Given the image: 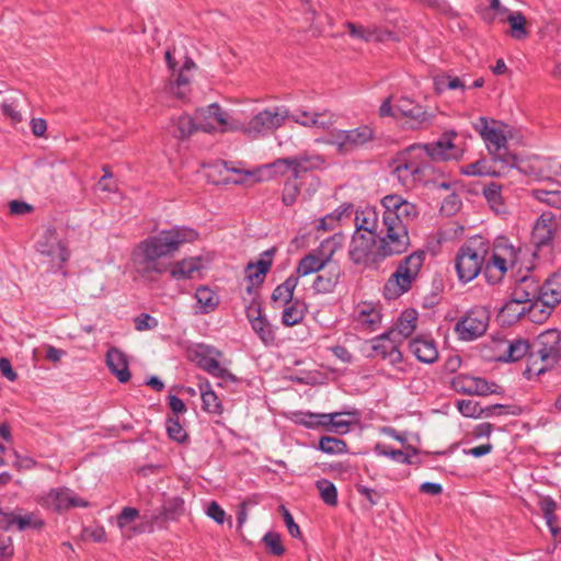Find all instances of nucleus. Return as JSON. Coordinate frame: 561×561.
Wrapping results in <instances>:
<instances>
[{
  "label": "nucleus",
  "instance_id": "obj_33",
  "mask_svg": "<svg viewBox=\"0 0 561 561\" xmlns=\"http://www.w3.org/2000/svg\"><path fill=\"white\" fill-rule=\"evenodd\" d=\"M373 138L374 131L366 125L346 130V153L358 149Z\"/></svg>",
  "mask_w": 561,
  "mask_h": 561
},
{
  "label": "nucleus",
  "instance_id": "obj_64",
  "mask_svg": "<svg viewBox=\"0 0 561 561\" xmlns=\"http://www.w3.org/2000/svg\"><path fill=\"white\" fill-rule=\"evenodd\" d=\"M273 254H274L273 249L266 250L265 252H263L262 257L257 262H255V263L250 262L247 265V271L261 270L264 272H268L273 264V260H272Z\"/></svg>",
  "mask_w": 561,
  "mask_h": 561
},
{
  "label": "nucleus",
  "instance_id": "obj_57",
  "mask_svg": "<svg viewBox=\"0 0 561 561\" xmlns=\"http://www.w3.org/2000/svg\"><path fill=\"white\" fill-rule=\"evenodd\" d=\"M297 158L299 159L306 172L324 169L327 164L325 159L320 154L310 156L305 153L297 156Z\"/></svg>",
  "mask_w": 561,
  "mask_h": 561
},
{
  "label": "nucleus",
  "instance_id": "obj_54",
  "mask_svg": "<svg viewBox=\"0 0 561 561\" xmlns=\"http://www.w3.org/2000/svg\"><path fill=\"white\" fill-rule=\"evenodd\" d=\"M167 433L171 439L178 443H184L187 439V434L178 417L167 420Z\"/></svg>",
  "mask_w": 561,
  "mask_h": 561
},
{
  "label": "nucleus",
  "instance_id": "obj_13",
  "mask_svg": "<svg viewBox=\"0 0 561 561\" xmlns=\"http://www.w3.org/2000/svg\"><path fill=\"white\" fill-rule=\"evenodd\" d=\"M396 110L399 113V118H403L410 129L426 127L434 117L433 113L427 112L423 105L408 96H400L396 100Z\"/></svg>",
  "mask_w": 561,
  "mask_h": 561
},
{
  "label": "nucleus",
  "instance_id": "obj_30",
  "mask_svg": "<svg viewBox=\"0 0 561 561\" xmlns=\"http://www.w3.org/2000/svg\"><path fill=\"white\" fill-rule=\"evenodd\" d=\"M355 319L362 327L375 330L381 321V316L375 306L363 302L356 308Z\"/></svg>",
  "mask_w": 561,
  "mask_h": 561
},
{
  "label": "nucleus",
  "instance_id": "obj_49",
  "mask_svg": "<svg viewBox=\"0 0 561 561\" xmlns=\"http://www.w3.org/2000/svg\"><path fill=\"white\" fill-rule=\"evenodd\" d=\"M533 196L550 207L561 210V191L533 190Z\"/></svg>",
  "mask_w": 561,
  "mask_h": 561
},
{
  "label": "nucleus",
  "instance_id": "obj_14",
  "mask_svg": "<svg viewBox=\"0 0 561 561\" xmlns=\"http://www.w3.org/2000/svg\"><path fill=\"white\" fill-rule=\"evenodd\" d=\"M196 119L202 123H211L216 127L215 131H228L239 129V123L230 121L229 114L225 112L217 103H213L205 108L197 110Z\"/></svg>",
  "mask_w": 561,
  "mask_h": 561
},
{
  "label": "nucleus",
  "instance_id": "obj_51",
  "mask_svg": "<svg viewBox=\"0 0 561 561\" xmlns=\"http://www.w3.org/2000/svg\"><path fill=\"white\" fill-rule=\"evenodd\" d=\"M501 313L510 321H516L522 316H526V305H523L511 298L501 309Z\"/></svg>",
  "mask_w": 561,
  "mask_h": 561
},
{
  "label": "nucleus",
  "instance_id": "obj_63",
  "mask_svg": "<svg viewBox=\"0 0 561 561\" xmlns=\"http://www.w3.org/2000/svg\"><path fill=\"white\" fill-rule=\"evenodd\" d=\"M134 324L137 331H146L156 329L159 322L154 317L148 313H140L134 318Z\"/></svg>",
  "mask_w": 561,
  "mask_h": 561
},
{
  "label": "nucleus",
  "instance_id": "obj_39",
  "mask_svg": "<svg viewBox=\"0 0 561 561\" xmlns=\"http://www.w3.org/2000/svg\"><path fill=\"white\" fill-rule=\"evenodd\" d=\"M195 298L199 312L203 314L214 311L219 304L217 294L206 286H201L196 289Z\"/></svg>",
  "mask_w": 561,
  "mask_h": 561
},
{
  "label": "nucleus",
  "instance_id": "obj_47",
  "mask_svg": "<svg viewBox=\"0 0 561 561\" xmlns=\"http://www.w3.org/2000/svg\"><path fill=\"white\" fill-rule=\"evenodd\" d=\"M319 449L329 455H339L347 451V445L340 438L323 436L319 440Z\"/></svg>",
  "mask_w": 561,
  "mask_h": 561
},
{
  "label": "nucleus",
  "instance_id": "obj_55",
  "mask_svg": "<svg viewBox=\"0 0 561 561\" xmlns=\"http://www.w3.org/2000/svg\"><path fill=\"white\" fill-rule=\"evenodd\" d=\"M183 511L184 501L179 496L169 499L163 504V515L167 519L176 518L179 515L183 513Z\"/></svg>",
  "mask_w": 561,
  "mask_h": 561
},
{
  "label": "nucleus",
  "instance_id": "obj_36",
  "mask_svg": "<svg viewBox=\"0 0 561 561\" xmlns=\"http://www.w3.org/2000/svg\"><path fill=\"white\" fill-rule=\"evenodd\" d=\"M198 366L214 377L220 378L225 381H237L236 376L222 367L216 358L203 355L198 359Z\"/></svg>",
  "mask_w": 561,
  "mask_h": 561
},
{
  "label": "nucleus",
  "instance_id": "obj_7",
  "mask_svg": "<svg viewBox=\"0 0 561 561\" xmlns=\"http://www.w3.org/2000/svg\"><path fill=\"white\" fill-rule=\"evenodd\" d=\"M288 118L289 111L287 107L272 106L259 112L247 125L239 123L238 130L256 138L278 129Z\"/></svg>",
  "mask_w": 561,
  "mask_h": 561
},
{
  "label": "nucleus",
  "instance_id": "obj_43",
  "mask_svg": "<svg viewBox=\"0 0 561 561\" xmlns=\"http://www.w3.org/2000/svg\"><path fill=\"white\" fill-rule=\"evenodd\" d=\"M507 22L510 24V35L515 39H524L528 36V31L526 28V18L520 12H512L507 16Z\"/></svg>",
  "mask_w": 561,
  "mask_h": 561
},
{
  "label": "nucleus",
  "instance_id": "obj_45",
  "mask_svg": "<svg viewBox=\"0 0 561 561\" xmlns=\"http://www.w3.org/2000/svg\"><path fill=\"white\" fill-rule=\"evenodd\" d=\"M296 123L304 127L330 129L335 123V116L329 112L313 113L310 121H299L297 118Z\"/></svg>",
  "mask_w": 561,
  "mask_h": 561
},
{
  "label": "nucleus",
  "instance_id": "obj_2",
  "mask_svg": "<svg viewBox=\"0 0 561 561\" xmlns=\"http://www.w3.org/2000/svg\"><path fill=\"white\" fill-rule=\"evenodd\" d=\"M197 238L193 229L176 227L162 230L141 240L131 252V263L138 275H162L171 267V261L180 247Z\"/></svg>",
  "mask_w": 561,
  "mask_h": 561
},
{
  "label": "nucleus",
  "instance_id": "obj_35",
  "mask_svg": "<svg viewBox=\"0 0 561 561\" xmlns=\"http://www.w3.org/2000/svg\"><path fill=\"white\" fill-rule=\"evenodd\" d=\"M199 392L202 396V408L204 411L213 414H222L224 408L221 401L218 396L211 389L210 383L208 381L199 383Z\"/></svg>",
  "mask_w": 561,
  "mask_h": 561
},
{
  "label": "nucleus",
  "instance_id": "obj_42",
  "mask_svg": "<svg viewBox=\"0 0 561 561\" xmlns=\"http://www.w3.org/2000/svg\"><path fill=\"white\" fill-rule=\"evenodd\" d=\"M483 195L491 209L496 214L505 213V205L502 197V186L497 183H491L483 188Z\"/></svg>",
  "mask_w": 561,
  "mask_h": 561
},
{
  "label": "nucleus",
  "instance_id": "obj_17",
  "mask_svg": "<svg viewBox=\"0 0 561 561\" xmlns=\"http://www.w3.org/2000/svg\"><path fill=\"white\" fill-rule=\"evenodd\" d=\"M454 389L457 392L469 396H486L496 392V383L489 382L480 377L459 376L453 381Z\"/></svg>",
  "mask_w": 561,
  "mask_h": 561
},
{
  "label": "nucleus",
  "instance_id": "obj_53",
  "mask_svg": "<svg viewBox=\"0 0 561 561\" xmlns=\"http://www.w3.org/2000/svg\"><path fill=\"white\" fill-rule=\"evenodd\" d=\"M263 542L268 551L274 556H283L285 548L282 543V537L276 531H268L263 537Z\"/></svg>",
  "mask_w": 561,
  "mask_h": 561
},
{
  "label": "nucleus",
  "instance_id": "obj_11",
  "mask_svg": "<svg viewBox=\"0 0 561 561\" xmlns=\"http://www.w3.org/2000/svg\"><path fill=\"white\" fill-rule=\"evenodd\" d=\"M489 320V311L484 308L476 307L457 321L455 331L460 340L473 341L485 333Z\"/></svg>",
  "mask_w": 561,
  "mask_h": 561
},
{
  "label": "nucleus",
  "instance_id": "obj_26",
  "mask_svg": "<svg viewBox=\"0 0 561 561\" xmlns=\"http://www.w3.org/2000/svg\"><path fill=\"white\" fill-rule=\"evenodd\" d=\"M176 137L186 138L196 130H203L205 133H214L216 127L209 123H202L196 119V115L191 117L188 115H181L175 122Z\"/></svg>",
  "mask_w": 561,
  "mask_h": 561
},
{
  "label": "nucleus",
  "instance_id": "obj_58",
  "mask_svg": "<svg viewBox=\"0 0 561 561\" xmlns=\"http://www.w3.org/2000/svg\"><path fill=\"white\" fill-rule=\"evenodd\" d=\"M344 26L347 28V32L351 37L369 43L370 24L362 25L347 21L345 22Z\"/></svg>",
  "mask_w": 561,
  "mask_h": 561
},
{
  "label": "nucleus",
  "instance_id": "obj_25",
  "mask_svg": "<svg viewBox=\"0 0 561 561\" xmlns=\"http://www.w3.org/2000/svg\"><path fill=\"white\" fill-rule=\"evenodd\" d=\"M553 215L550 213H543L536 221L533 232L531 240L537 247H543L550 243L553 238Z\"/></svg>",
  "mask_w": 561,
  "mask_h": 561
},
{
  "label": "nucleus",
  "instance_id": "obj_20",
  "mask_svg": "<svg viewBox=\"0 0 561 561\" xmlns=\"http://www.w3.org/2000/svg\"><path fill=\"white\" fill-rule=\"evenodd\" d=\"M490 257L488 256L485 259L484 276L489 284L494 285L500 283L504 278L506 272L515 265L511 264L493 251H490Z\"/></svg>",
  "mask_w": 561,
  "mask_h": 561
},
{
  "label": "nucleus",
  "instance_id": "obj_41",
  "mask_svg": "<svg viewBox=\"0 0 561 561\" xmlns=\"http://www.w3.org/2000/svg\"><path fill=\"white\" fill-rule=\"evenodd\" d=\"M340 279V268H330L325 274L318 275L313 282V289L317 293H331Z\"/></svg>",
  "mask_w": 561,
  "mask_h": 561
},
{
  "label": "nucleus",
  "instance_id": "obj_31",
  "mask_svg": "<svg viewBox=\"0 0 561 561\" xmlns=\"http://www.w3.org/2000/svg\"><path fill=\"white\" fill-rule=\"evenodd\" d=\"M268 168L273 169L275 173L279 175H285L287 171L291 172V178L298 182V179L306 173V170L301 165L299 159L296 157L282 158L275 160L273 163L268 165Z\"/></svg>",
  "mask_w": 561,
  "mask_h": 561
},
{
  "label": "nucleus",
  "instance_id": "obj_16",
  "mask_svg": "<svg viewBox=\"0 0 561 561\" xmlns=\"http://www.w3.org/2000/svg\"><path fill=\"white\" fill-rule=\"evenodd\" d=\"M400 339L390 334V331L373 340V351L377 356L388 359L390 364L396 365L402 362V354L399 350Z\"/></svg>",
  "mask_w": 561,
  "mask_h": 561
},
{
  "label": "nucleus",
  "instance_id": "obj_12",
  "mask_svg": "<svg viewBox=\"0 0 561 561\" xmlns=\"http://www.w3.org/2000/svg\"><path fill=\"white\" fill-rule=\"evenodd\" d=\"M38 504L44 508L53 512H64L72 507H88L89 502L78 496L72 490L59 486L49 490L47 493L41 495L37 500Z\"/></svg>",
  "mask_w": 561,
  "mask_h": 561
},
{
  "label": "nucleus",
  "instance_id": "obj_61",
  "mask_svg": "<svg viewBox=\"0 0 561 561\" xmlns=\"http://www.w3.org/2000/svg\"><path fill=\"white\" fill-rule=\"evenodd\" d=\"M139 517V511L134 507H124L117 516V526L121 530H125Z\"/></svg>",
  "mask_w": 561,
  "mask_h": 561
},
{
  "label": "nucleus",
  "instance_id": "obj_9",
  "mask_svg": "<svg viewBox=\"0 0 561 561\" xmlns=\"http://www.w3.org/2000/svg\"><path fill=\"white\" fill-rule=\"evenodd\" d=\"M341 247V237L339 234L325 239L321 242L317 252L308 253L300 259L295 276L299 278L323 270L330 263L335 251Z\"/></svg>",
  "mask_w": 561,
  "mask_h": 561
},
{
  "label": "nucleus",
  "instance_id": "obj_40",
  "mask_svg": "<svg viewBox=\"0 0 561 561\" xmlns=\"http://www.w3.org/2000/svg\"><path fill=\"white\" fill-rule=\"evenodd\" d=\"M491 251L501 255V257L516 265L518 262L519 249L516 248L506 237L496 238Z\"/></svg>",
  "mask_w": 561,
  "mask_h": 561
},
{
  "label": "nucleus",
  "instance_id": "obj_52",
  "mask_svg": "<svg viewBox=\"0 0 561 561\" xmlns=\"http://www.w3.org/2000/svg\"><path fill=\"white\" fill-rule=\"evenodd\" d=\"M459 412L466 417H479L485 413V409L481 408L477 401L463 399L457 402Z\"/></svg>",
  "mask_w": 561,
  "mask_h": 561
},
{
  "label": "nucleus",
  "instance_id": "obj_29",
  "mask_svg": "<svg viewBox=\"0 0 561 561\" xmlns=\"http://www.w3.org/2000/svg\"><path fill=\"white\" fill-rule=\"evenodd\" d=\"M202 267L199 257H188L176 263L171 262V267L168 272L174 279L192 278L193 274Z\"/></svg>",
  "mask_w": 561,
  "mask_h": 561
},
{
  "label": "nucleus",
  "instance_id": "obj_21",
  "mask_svg": "<svg viewBox=\"0 0 561 561\" xmlns=\"http://www.w3.org/2000/svg\"><path fill=\"white\" fill-rule=\"evenodd\" d=\"M540 285L530 276L520 278L514 286L511 298L523 305H527L539 297Z\"/></svg>",
  "mask_w": 561,
  "mask_h": 561
},
{
  "label": "nucleus",
  "instance_id": "obj_56",
  "mask_svg": "<svg viewBox=\"0 0 561 561\" xmlns=\"http://www.w3.org/2000/svg\"><path fill=\"white\" fill-rule=\"evenodd\" d=\"M304 320V311L295 304L287 306L282 316V322L286 327H293Z\"/></svg>",
  "mask_w": 561,
  "mask_h": 561
},
{
  "label": "nucleus",
  "instance_id": "obj_6",
  "mask_svg": "<svg viewBox=\"0 0 561 561\" xmlns=\"http://www.w3.org/2000/svg\"><path fill=\"white\" fill-rule=\"evenodd\" d=\"M505 127L506 125L502 122L485 116L479 117L478 122L473 124V128L483 139L493 159L503 162L506 167H515L517 158L507 151Z\"/></svg>",
  "mask_w": 561,
  "mask_h": 561
},
{
  "label": "nucleus",
  "instance_id": "obj_22",
  "mask_svg": "<svg viewBox=\"0 0 561 561\" xmlns=\"http://www.w3.org/2000/svg\"><path fill=\"white\" fill-rule=\"evenodd\" d=\"M106 365L119 382H127L130 379L128 360L126 355L116 347H111L106 353Z\"/></svg>",
  "mask_w": 561,
  "mask_h": 561
},
{
  "label": "nucleus",
  "instance_id": "obj_38",
  "mask_svg": "<svg viewBox=\"0 0 561 561\" xmlns=\"http://www.w3.org/2000/svg\"><path fill=\"white\" fill-rule=\"evenodd\" d=\"M554 310L553 307H547L541 297L536 298L526 305V316L534 323H543Z\"/></svg>",
  "mask_w": 561,
  "mask_h": 561
},
{
  "label": "nucleus",
  "instance_id": "obj_4",
  "mask_svg": "<svg viewBox=\"0 0 561 561\" xmlns=\"http://www.w3.org/2000/svg\"><path fill=\"white\" fill-rule=\"evenodd\" d=\"M491 244L481 236L468 239L459 249L455 257V267L458 278L462 283L473 280L484 268L485 259L490 255Z\"/></svg>",
  "mask_w": 561,
  "mask_h": 561
},
{
  "label": "nucleus",
  "instance_id": "obj_24",
  "mask_svg": "<svg viewBox=\"0 0 561 561\" xmlns=\"http://www.w3.org/2000/svg\"><path fill=\"white\" fill-rule=\"evenodd\" d=\"M501 346H504V354L499 356L503 362H516L526 355L531 359L533 343L524 339H515L513 341H501Z\"/></svg>",
  "mask_w": 561,
  "mask_h": 561
},
{
  "label": "nucleus",
  "instance_id": "obj_3",
  "mask_svg": "<svg viewBox=\"0 0 561 561\" xmlns=\"http://www.w3.org/2000/svg\"><path fill=\"white\" fill-rule=\"evenodd\" d=\"M383 208L381 228L377 234L379 256L383 259L405 253L410 245L409 226L419 217L415 204L401 195L388 194L380 201Z\"/></svg>",
  "mask_w": 561,
  "mask_h": 561
},
{
  "label": "nucleus",
  "instance_id": "obj_32",
  "mask_svg": "<svg viewBox=\"0 0 561 561\" xmlns=\"http://www.w3.org/2000/svg\"><path fill=\"white\" fill-rule=\"evenodd\" d=\"M0 515H2L7 522V528L15 525L18 529L22 531L27 528L39 529L44 526L43 519L33 513L24 516L15 515L14 513H1Z\"/></svg>",
  "mask_w": 561,
  "mask_h": 561
},
{
  "label": "nucleus",
  "instance_id": "obj_46",
  "mask_svg": "<svg viewBox=\"0 0 561 561\" xmlns=\"http://www.w3.org/2000/svg\"><path fill=\"white\" fill-rule=\"evenodd\" d=\"M316 488L319 491L321 500L329 506L337 505V490L334 483L327 479H321L316 482Z\"/></svg>",
  "mask_w": 561,
  "mask_h": 561
},
{
  "label": "nucleus",
  "instance_id": "obj_60",
  "mask_svg": "<svg viewBox=\"0 0 561 561\" xmlns=\"http://www.w3.org/2000/svg\"><path fill=\"white\" fill-rule=\"evenodd\" d=\"M538 505L543 514L547 524H551L556 522L554 512L557 510L556 501L550 496H541L539 499Z\"/></svg>",
  "mask_w": 561,
  "mask_h": 561
},
{
  "label": "nucleus",
  "instance_id": "obj_48",
  "mask_svg": "<svg viewBox=\"0 0 561 561\" xmlns=\"http://www.w3.org/2000/svg\"><path fill=\"white\" fill-rule=\"evenodd\" d=\"M317 142L334 146L339 153L346 154V130L334 129L328 137L317 139Z\"/></svg>",
  "mask_w": 561,
  "mask_h": 561
},
{
  "label": "nucleus",
  "instance_id": "obj_27",
  "mask_svg": "<svg viewBox=\"0 0 561 561\" xmlns=\"http://www.w3.org/2000/svg\"><path fill=\"white\" fill-rule=\"evenodd\" d=\"M547 307L556 308L561 302V272L553 273L540 285V294Z\"/></svg>",
  "mask_w": 561,
  "mask_h": 561
},
{
  "label": "nucleus",
  "instance_id": "obj_19",
  "mask_svg": "<svg viewBox=\"0 0 561 561\" xmlns=\"http://www.w3.org/2000/svg\"><path fill=\"white\" fill-rule=\"evenodd\" d=\"M355 231L377 236L379 232V214L375 207L366 206L355 211Z\"/></svg>",
  "mask_w": 561,
  "mask_h": 561
},
{
  "label": "nucleus",
  "instance_id": "obj_50",
  "mask_svg": "<svg viewBox=\"0 0 561 561\" xmlns=\"http://www.w3.org/2000/svg\"><path fill=\"white\" fill-rule=\"evenodd\" d=\"M300 193V184L295 179H287L284 183L282 193V203L285 206H291L296 203Z\"/></svg>",
  "mask_w": 561,
  "mask_h": 561
},
{
  "label": "nucleus",
  "instance_id": "obj_10",
  "mask_svg": "<svg viewBox=\"0 0 561 561\" xmlns=\"http://www.w3.org/2000/svg\"><path fill=\"white\" fill-rule=\"evenodd\" d=\"M350 260L356 265L369 266L383 261L379 256V243L377 236L354 231L348 247Z\"/></svg>",
  "mask_w": 561,
  "mask_h": 561
},
{
  "label": "nucleus",
  "instance_id": "obj_59",
  "mask_svg": "<svg viewBox=\"0 0 561 561\" xmlns=\"http://www.w3.org/2000/svg\"><path fill=\"white\" fill-rule=\"evenodd\" d=\"M334 415H325L319 413H301L298 423L307 427L323 426V422H330Z\"/></svg>",
  "mask_w": 561,
  "mask_h": 561
},
{
  "label": "nucleus",
  "instance_id": "obj_8",
  "mask_svg": "<svg viewBox=\"0 0 561 561\" xmlns=\"http://www.w3.org/2000/svg\"><path fill=\"white\" fill-rule=\"evenodd\" d=\"M531 343V360L535 363L536 358H539L542 363L538 373L553 366L561 358V332L559 330H546Z\"/></svg>",
  "mask_w": 561,
  "mask_h": 561
},
{
  "label": "nucleus",
  "instance_id": "obj_28",
  "mask_svg": "<svg viewBox=\"0 0 561 561\" xmlns=\"http://www.w3.org/2000/svg\"><path fill=\"white\" fill-rule=\"evenodd\" d=\"M417 312L414 309L403 311L397 321L396 328H392L390 334L400 339V342L413 334L416 329Z\"/></svg>",
  "mask_w": 561,
  "mask_h": 561
},
{
  "label": "nucleus",
  "instance_id": "obj_37",
  "mask_svg": "<svg viewBox=\"0 0 561 561\" xmlns=\"http://www.w3.org/2000/svg\"><path fill=\"white\" fill-rule=\"evenodd\" d=\"M298 285V276L290 275L280 285H278L272 293V300L288 305L293 300L294 290Z\"/></svg>",
  "mask_w": 561,
  "mask_h": 561
},
{
  "label": "nucleus",
  "instance_id": "obj_23",
  "mask_svg": "<svg viewBox=\"0 0 561 561\" xmlns=\"http://www.w3.org/2000/svg\"><path fill=\"white\" fill-rule=\"evenodd\" d=\"M410 351L415 357L425 364H432L438 358L436 343L431 337L417 336L410 343Z\"/></svg>",
  "mask_w": 561,
  "mask_h": 561
},
{
  "label": "nucleus",
  "instance_id": "obj_34",
  "mask_svg": "<svg viewBox=\"0 0 561 561\" xmlns=\"http://www.w3.org/2000/svg\"><path fill=\"white\" fill-rule=\"evenodd\" d=\"M194 66L192 61H186L178 73L174 81H171L168 85L169 92L174 94L179 99H184L190 91L191 77L188 71Z\"/></svg>",
  "mask_w": 561,
  "mask_h": 561
},
{
  "label": "nucleus",
  "instance_id": "obj_1",
  "mask_svg": "<svg viewBox=\"0 0 561 561\" xmlns=\"http://www.w3.org/2000/svg\"><path fill=\"white\" fill-rule=\"evenodd\" d=\"M457 133H445L437 141L431 144H414L398 159L393 174L408 188L417 183L424 185L433 181L436 170L434 161L459 160L463 150L454 144Z\"/></svg>",
  "mask_w": 561,
  "mask_h": 561
},
{
  "label": "nucleus",
  "instance_id": "obj_5",
  "mask_svg": "<svg viewBox=\"0 0 561 561\" xmlns=\"http://www.w3.org/2000/svg\"><path fill=\"white\" fill-rule=\"evenodd\" d=\"M426 255L425 250H416L398 263L396 271L383 287L385 296L388 299L399 298L412 288L421 275Z\"/></svg>",
  "mask_w": 561,
  "mask_h": 561
},
{
  "label": "nucleus",
  "instance_id": "obj_62",
  "mask_svg": "<svg viewBox=\"0 0 561 561\" xmlns=\"http://www.w3.org/2000/svg\"><path fill=\"white\" fill-rule=\"evenodd\" d=\"M343 413L335 412V413H328L327 415H334L330 422L324 421L323 426L328 427L329 431L335 432V433H347L350 427V422L340 420V416Z\"/></svg>",
  "mask_w": 561,
  "mask_h": 561
},
{
  "label": "nucleus",
  "instance_id": "obj_15",
  "mask_svg": "<svg viewBox=\"0 0 561 561\" xmlns=\"http://www.w3.org/2000/svg\"><path fill=\"white\" fill-rule=\"evenodd\" d=\"M37 251L61 263L69 257V252L65 243L58 238L55 229H46L36 244Z\"/></svg>",
  "mask_w": 561,
  "mask_h": 561
},
{
  "label": "nucleus",
  "instance_id": "obj_44",
  "mask_svg": "<svg viewBox=\"0 0 561 561\" xmlns=\"http://www.w3.org/2000/svg\"><path fill=\"white\" fill-rule=\"evenodd\" d=\"M370 36L369 42L375 43H385V42H400L402 38V35L393 30L377 25V24H370Z\"/></svg>",
  "mask_w": 561,
  "mask_h": 561
},
{
  "label": "nucleus",
  "instance_id": "obj_18",
  "mask_svg": "<svg viewBox=\"0 0 561 561\" xmlns=\"http://www.w3.org/2000/svg\"><path fill=\"white\" fill-rule=\"evenodd\" d=\"M247 316L252 325V329L265 344L274 342V331L272 329V325L262 314V309L260 305H251L248 308Z\"/></svg>",
  "mask_w": 561,
  "mask_h": 561
}]
</instances>
